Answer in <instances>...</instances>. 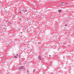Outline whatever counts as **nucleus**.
<instances>
[{"mask_svg":"<svg viewBox=\"0 0 74 74\" xmlns=\"http://www.w3.org/2000/svg\"><path fill=\"white\" fill-rule=\"evenodd\" d=\"M62 10H60L58 11V12H60V13L62 12Z\"/></svg>","mask_w":74,"mask_h":74,"instance_id":"5","label":"nucleus"},{"mask_svg":"<svg viewBox=\"0 0 74 74\" xmlns=\"http://www.w3.org/2000/svg\"><path fill=\"white\" fill-rule=\"evenodd\" d=\"M49 57H50V56H51V55H49Z\"/></svg>","mask_w":74,"mask_h":74,"instance_id":"11","label":"nucleus"},{"mask_svg":"<svg viewBox=\"0 0 74 74\" xmlns=\"http://www.w3.org/2000/svg\"><path fill=\"white\" fill-rule=\"evenodd\" d=\"M21 33H22V32H21Z\"/></svg>","mask_w":74,"mask_h":74,"instance_id":"12","label":"nucleus"},{"mask_svg":"<svg viewBox=\"0 0 74 74\" xmlns=\"http://www.w3.org/2000/svg\"><path fill=\"white\" fill-rule=\"evenodd\" d=\"M21 12H22V13H23V12H20V14H21Z\"/></svg>","mask_w":74,"mask_h":74,"instance_id":"8","label":"nucleus"},{"mask_svg":"<svg viewBox=\"0 0 74 74\" xmlns=\"http://www.w3.org/2000/svg\"><path fill=\"white\" fill-rule=\"evenodd\" d=\"M65 26H67V24H66V25H65Z\"/></svg>","mask_w":74,"mask_h":74,"instance_id":"9","label":"nucleus"},{"mask_svg":"<svg viewBox=\"0 0 74 74\" xmlns=\"http://www.w3.org/2000/svg\"><path fill=\"white\" fill-rule=\"evenodd\" d=\"M25 69V67L24 66H21L18 68V70H24Z\"/></svg>","mask_w":74,"mask_h":74,"instance_id":"1","label":"nucleus"},{"mask_svg":"<svg viewBox=\"0 0 74 74\" xmlns=\"http://www.w3.org/2000/svg\"><path fill=\"white\" fill-rule=\"evenodd\" d=\"M38 59L39 60H41V56L40 55L39 56H38Z\"/></svg>","mask_w":74,"mask_h":74,"instance_id":"3","label":"nucleus"},{"mask_svg":"<svg viewBox=\"0 0 74 74\" xmlns=\"http://www.w3.org/2000/svg\"><path fill=\"white\" fill-rule=\"evenodd\" d=\"M1 4H3V3H1Z\"/></svg>","mask_w":74,"mask_h":74,"instance_id":"10","label":"nucleus"},{"mask_svg":"<svg viewBox=\"0 0 74 74\" xmlns=\"http://www.w3.org/2000/svg\"><path fill=\"white\" fill-rule=\"evenodd\" d=\"M27 12V10L26 9H23V12Z\"/></svg>","mask_w":74,"mask_h":74,"instance_id":"2","label":"nucleus"},{"mask_svg":"<svg viewBox=\"0 0 74 74\" xmlns=\"http://www.w3.org/2000/svg\"><path fill=\"white\" fill-rule=\"evenodd\" d=\"M35 70L34 69L33 71V73H34V71H35Z\"/></svg>","mask_w":74,"mask_h":74,"instance_id":"6","label":"nucleus"},{"mask_svg":"<svg viewBox=\"0 0 74 74\" xmlns=\"http://www.w3.org/2000/svg\"><path fill=\"white\" fill-rule=\"evenodd\" d=\"M14 57L15 58H16L18 57V54H16V55H14Z\"/></svg>","mask_w":74,"mask_h":74,"instance_id":"4","label":"nucleus"},{"mask_svg":"<svg viewBox=\"0 0 74 74\" xmlns=\"http://www.w3.org/2000/svg\"><path fill=\"white\" fill-rule=\"evenodd\" d=\"M66 4H67V3H66Z\"/></svg>","mask_w":74,"mask_h":74,"instance_id":"13","label":"nucleus"},{"mask_svg":"<svg viewBox=\"0 0 74 74\" xmlns=\"http://www.w3.org/2000/svg\"><path fill=\"white\" fill-rule=\"evenodd\" d=\"M61 3V4H63V5H64V3Z\"/></svg>","mask_w":74,"mask_h":74,"instance_id":"7","label":"nucleus"}]
</instances>
